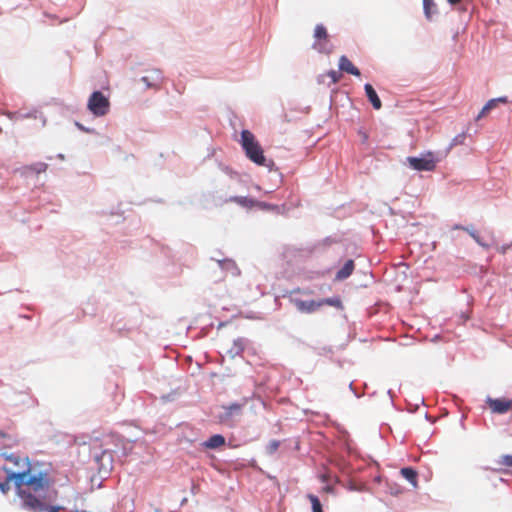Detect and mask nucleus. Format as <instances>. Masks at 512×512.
Here are the masks:
<instances>
[{"instance_id":"bb28decb","label":"nucleus","mask_w":512,"mask_h":512,"mask_svg":"<svg viewBox=\"0 0 512 512\" xmlns=\"http://www.w3.org/2000/svg\"><path fill=\"white\" fill-rule=\"evenodd\" d=\"M424 2V9H425V14L427 16L430 15V5L432 4V1L431 0H423Z\"/></svg>"},{"instance_id":"7c9ffc66","label":"nucleus","mask_w":512,"mask_h":512,"mask_svg":"<svg viewBox=\"0 0 512 512\" xmlns=\"http://www.w3.org/2000/svg\"><path fill=\"white\" fill-rule=\"evenodd\" d=\"M450 4L455 5L461 2L462 0H447Z\"/></svg>"},{"instance_id":"20e7f679","label":"nucleus","mask_w":512,"mask_h":512,"mask_svg":"<svg viewBox=\"0 0 512 512\" xmlns=\"http://www.w3.org/2000/svg\"><path fill=\"white\" fill-rule=\"evenodd\" d=\"M315 42L313 48L322 54H330L333 51V46L330 43L329 35L326 27L323 24L316 25L314 29Z\"/></svg>"},{"instance_id":"1a4fd4ad","label":"nucleus","mask_w":512,"mask_h":512,"mask_svg":"<svg viewBox=\"0 0 512 512\" xmlns=\"http://www.w3.org/2000/svg\"><path fill=\"white\" fill-rule=\"evenodd\" d=\"M242 404L233 403L229 406L223 407L224 412L220 415V420L223 423H229L235 416H239L242 411Z\"/></svg>"},{"instance_id":"9b49d317","label":"nucleus","mask_w":512,"mask_h":512,"mask_svg":"<svg viewBox=\"0 0 512 512\" xmlns=\"http://www.w3.org/2000/svg\"><path fill=\"white\" fill-rule=\"evenodd\" d=\"M364 89H365L366 96H367L368 100L370 101V103L372 104L373 108L376 110L381 109V107H382L381 100L378 97L373 86L371 84L367 83V84H365Z\"/></svg>"},{"instance_id":"393cba45","label":"nucleus","mask_w":512,"mask_h":512,"mask_svg":"<svg viewBox=\"0 0 512 512\" xmlns=\"http://www.w3.org/2000/svg\"><path fill=\"white\" fill-rule=\"evenodd\" d=\"M328 77L331 79L333 84H336L340 81L341 74L335 70H331L327 73Z\"/></svg>"},{"instance_id":"473e14b6","label":"nucleus","mask_w":512,"mask_h":512,"mask_svg":"<svg viewBox=\"0 0 512 512\" xmlns=\"http://www.w3.org/2000/svg\"><path fill=\"white\" fill-rule=\"evenodd\" d=\"M226 263H227V265L234 266V263L232 261H227Z\"/></svg>"},{"instance_id":"6e6552de","label":"nucleus","mask_w":512,"mask_h":512,"mask_svg":"<svg viewBox=\"0 0 512 512\" xmlns=\"http://www.w3.org/2000/svg\"><path fill=\"white\" fill-rule=\"evenodd\" d=\"M297 310L301 313H313L321 308V303L319 300H301V299H292L291 300Z\"/></svg>"},{"instance_id":"9d476101","label":"nucleus","mask_w":512,"mask_h":512,"mask_svg":"<svg viewBox=\"0 0 512 512\" xmlns=\"http://www.w3.org/2000/svg\"><path fill=\"white\" fill-rule=\"evenodd\" d=\"M339 68L341 71L357 77L361 75L360 70L345 55L339 59Z\"/></svg>"},{"instance_id":"c756f323","label":"nucleus","mask_w":512,"mask_h":512,"mask_svg":"<svg viewBox=\"0 0 512 512\" xmlns=\"http://www.w3.org/2000/svg\"><path fill=\"white\" fill-rule=\"evenodd\" d=\"M255 206L260 207V208H267L268 207V205L266 203H263V202H258V204H256Z\"/></svg>"},{"instance_id":"f3484780","label":"nucleus","mask_w":512,"mask_h":512,"mask_svg":"<svg viewBox=\"0 0 512 512\" xmlns=\"http://www.w3.org/2000/svg\"><path fill=\"white\" fill-rule=\"evenodd\" d=\"M401 475L409 481L414 487L417 486V477L418 474L416 470L411 467H405L400 470Z\"/></svg>"},{"instance_id":"f257e3e1","label":"nucleus","mask_w":512,"mask_h":512,"mask_svg":"<svg viewBox=\"0 0 512 512\" xmlns=\"http://www.w3.org/2000/svg\"><path fill=\"white\" fill-rule=\"evenodd\" d=\"M2 470L7 474L2 482V493L9 489L13 482L23 506L33 512H58V508L48 507L44 502V494L54 480L49 469L39 462L31 463L29 458L19 453L2 452Z\"/></svg>"},{"instance_id":"c85d7f7f","label":"nucleus","mask_w":512,"mask_h":512,"mask_svg":"<svg viewBox=\"0 0 512 512\" xmlns=\"http://www.w3.org/2000/svg\"><path fill=\"white\" fill-rule=\"evenodd\" d=\"M495 100H498V104L508 102L507 97H499V98H495Z\"/></svg>"},{"instance_id":"cd10ccee","label":"nucleus","mask_w":512,"mask_h":512,"mask_svg":"<svg viewBox=\"0 0 512 512\" xmlns=\"http://www.w3.org/2000/svg\"><path fill=\"white\" fill-rule=\"evenodd\" d=\"M7 116H8L9 118H11V119H16V120H17V119H19V118H23L25 115H22V114H20V113H18V112H17V113H14V114H12V113H7Z\"/></svg>"},{"instance_id":"f03ea898","label":"nucleus","mask_w":512,"mask_h":512,"mask_svg":"<svg viewBox=\"0 0 512 512\" xmlns=\"http://www.w3.org/2000/svg\"><path fill=\"white\" fill-rule=\"evenodd\" d=\"M240 144L249 160L259 166H266L264 151L251 131L242 130Z\"/></svg>"},{"instance_id":"b1692460","label":"nucleus","mask_w":512,"mask_h":512,"mask_svg":"<svg viewBox=\"0 0 512 512\" xmlns=\"http://www.w3.org/2000/svg\"><path fill=\"white\" fill-rule=\"evenodd\" d=\"M279 446H280V441L271 440L265 448L266 453L269 455L274 454L278 450Z\"/></svg>"},{"instance_id":"5701e85b","label":"nucleus","mask_w":512,"mask_h":512,"mask_svg":"<svg viewBox=\"0 0 512 512\" xmlns=\"http://www.w3.org/2000/svg\"><path fill=\"white\" fill-rule=\"evenodd\" d=\"M1 437H2V445H4V446L16 445L19 442V439L17 437L7 436L3 432L1 434Z\"/></svg>"},{"instance_id":"4468645a","label":"nucleus","mask_w":512,"mask_h":512,"mask_svg":"<svg viewBox=\"0 0 512 512\" xmlns=\"http://www.w3.org/2000/svg\"><path fill=\"white\" fill-rule=\"evenodd\" d=\"M95 461L99 463L100 469L109 470L112 465V455L108 451H103L100 456H95Z\"/></svg>"},{"instance_id":"dca6fc26","label":"nucleus","mask_w":512,"mask_h":512,"mask_svg":"<svg viewBox=\"0 0 512 512\" xmlns=\"http://www.w3.org/2000/svg\"><path fill=\"white\" fill-rule=\"evenodd\" d=\"M229 200L237 203L238 205H240L242 207H246V208H252V207H255L256 204H258V201L254 200L252 198L243 197V196H234V197H231Z\"/></svg>"},{"instance_id":"7ed1b4c3","label":"nucleus","mask_w":512,"mask_h":512,"mask_svg":"<svg viewBox=\"0 0 512 512\" xmlns=\"http://www.w3.org/2000/svg\"><path fill=\"white\" fill-rule=\"evenodd\" d=\"M87 107L93 115L102 117L108 113L110 102L102 92L95 91L89 97Z\"/></svg>"},{"instance_id":"6ab92c4d","label":"nucleus","mask_w":512,"mask_h":512,"mask_svg":"<svg viewBox=\"0 0 512 512\" xmlns=\"http://www.w3.org/2000/svg\"><path fill=\"white\" fill-rule=\"evenodd\" d=\"M500 469L508 470L512 468V455H502L496 461Z\"/></svg>"},{"instance_id":"2f4dec72","label":"nucleus","mask_w":512,"mask_h":512,"mask_svg":"<svg viewBox=\"0 0 512 512\" xmlns=\"http://www.w3.org/2000/svg\"><path fill=\"white\" fill-rule=\"evenodd\" d=\"M458 138H459V137H455V138H454L452 145L457 144V143H460Z\"/></svg>"},{"instance_id":"ddd939ff","label":"nucleus","mask_w":512,"mask_h":512,"mask_svg":"<svg viewBox=\"0 0 512 512\" xmlns=\"http://www.w3.org/2000/svg\"><path fill=\"white\" fill-rule=\"evenodd\" d=\"M225 445V438L220 434L211 436L203 443V446L208 449H217Z\"/></svg>"},{"instance_id":"a211bd4d","label":"nucleus","mask_w":512,"mask_h":512,"mask_svg":"<svg viewBox=\"0 0 512 512\" xmlns=\"http://www.w3.org/2000/svg\"><path fill=\"white\" fill-rule=\"evenodd\" d=\"M498 105V100L491 99L489 100L484 107L481 109L480 113L477 116V120L485 117L492 109L496 108Z\"/></svg>"},{"instance_id":"4be33fe9","label":"nucleus","mask_w":512,"mask_h":512,"mask_svg":"<svg viewBox=\"0 0 512 512\" xmlns=\"http://www.w3.org/2000/svg\"><path fill=\"white\" fill-rule=\"evenodd\" d=\"M308 499L311 502L313 512H323L322 511V505H321L320 500L318 499L317 496H315L313 494H309L308 495Z\"/></svg>"},{"instance_id":"aec40b11","label":"nucleus","mask_w":512,"mask_h":512,"mask_svg":"<svg viewBox=\"0 0 512 512\" xmlns=\"http://www.w3.org/2000/svg\"><path fill=\"white\" fill-rule=\"evenodd\" d=\"M319 303H321V307L324 305H329V306H333L336 308L342 307V302H341L340 298H338V297L321 299V300H319Z\"/></svg>"},{"instance_id":"a878e982","label":"nucleus","mask_w":512,"mask_h":512,"mask_svg":"<svg viewBox=\"0 0 512 512\" xmlns=\"http://www.w3.org/2000/svg\"><path fill=\"white\" fill-rule=\"evenodd\" d=\"M465 231L469 233V235L480 245H484L480 239L479 234L474 230L470 228H463Z\"/></svg>"},{"instance_id":"f8f14e48","label":"nucleus","mask_w":512,"mask_h":512,"mask_svg":"<svg viewBox=\"0 0 512 512\" xmlns=\"http://www.w3.org/2000/svg\"><path fill=\"white\" fill-rule=\"evenodd\" d=\"M355 268L354 261L348 260L345 262L344 266L336 273L335 280L342 281L348 278Z\"/></svg>"},{"instance_id":"0eeeda50","label":"nucleus","mask_w":512,"mask_h":512,"mask_svg":"<svg viewBox=\"0 0 512 512\" xmlns=\"http://www.w3.org/2000/svg\"><path fill=\"white\" fill-rule=\"evenodd\" d=\"M141 81L147 88L158 89L163 81L162 72L158 69L149 70L146 72V75L141 78Z\"/></svg>"},{"instance_id":"39448f33","label":"nucleus","mask_w":512,"mask_h":512,"mask_svg":"<svg viewBox=\"0 0 512 512\" xmlns=\"http://www.w3.org/2000/svg\"><path fill=\"white\" fill-rule=\"evenodd\" d=\"M407 162L410 167L417 171H433L436 168L438 160L433 152H427L421 157H408Z\"/></svg>"},{"instance_id":"2eb2a0df","label":"nucleus","mask_w":512,"mask_h":512,"mask_svg":"<svg viewBox=\"0 0 512 512\" xmlns=\"http://www.w3.org/2000/svg\"><path fill=\"white\" fill-rule=\"evenodd\" d=\"M48 168V165L43 162L34 163L23 167L25 174H41L44 173Z\"/></svg>"},{"instance_id":"412c9836","label":"nucleus","mask_w":512,"mask_h":512,"mask_svg":"<svg viewBox=\"0 0 512 512\" xmlns=\"http://www.w3.org/2000/svg\"><path fill=\"white\" fill-rule=\"evenodd\" d=\"M244 346L240 340L234 341L231 349L228 350V354L231 357H235L243 352Z\"/></svg>"},{"instance_id":"423d86ee","label":"nucleus","mask_w":512,"mask_h":512,"mask_svg":"<svg viewBox=\"0 0 512 512\" xmlns=\"http://www.w3.org/2000/svg\"><path fill=\"white\" fill-rule=\"evenodd\" d=\"M489 408L493 413L496 414H504L512 409V399H504V398H491L488 397L486 400Z\"/></svg>"}]
</instances>
